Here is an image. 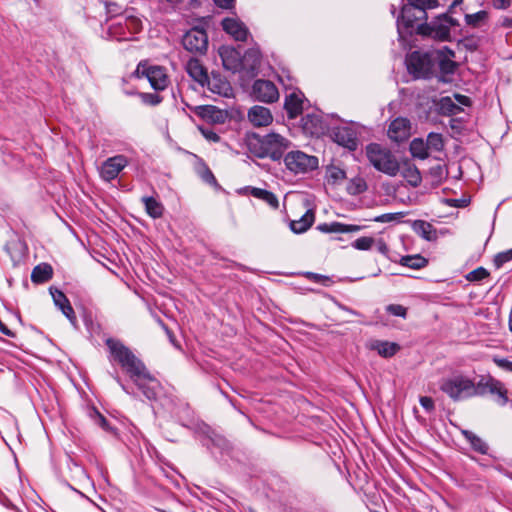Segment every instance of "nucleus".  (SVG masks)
<instances>
[{"instance_id": "nucleus-1", "label": "nucleus", "mask_w": 512, "mask_h": 512, "mask_svg": "<svg viewBox=\"0 0 512 512\" xmlns=\"http://www.w3.org/2000/svg\"><path fill=\"white\" fill-rule=\"evenodd\" d=\"M106 345L114 360L126 371L143 395L149 400L156 399L160 383L150 374L144 363L118 340L107 339Z\"/></svg>"}, {"instance_id": "nucleus-2", "label": "nucleus", "mask_w": 512, "mask_h": 512, "mask_svg": "<svg viewBox=\"0 0 512 512\" xmlns=\"http://www.w3.org/2000/svg\"><path fill=\"white\" fill-rule=\"evenodd\" d=\"M249 151L258 158H269L272 161L282 159L284 153L290 148L291 141L276 132L267 134L252 133L247 142Z\"/></svg>"}, {"instance_id": "nucleus-3", "label": "nucleus", "mask_w": 512, "mask_h": 512, "mask_svg": "<svg viewBox=\"0 0 512 512\" xmlns=\"http://www.w3.org/2000/svg\"><path fill=\"white\" fill-rule=\"evenodd\" d=\"M369 163L379 172L395 177L400 172V163L390 149L378 143H370L365 148Z\"/></svg>"}, {"instance_id": "nucleus-4", "label": "nucleus", "mask_w": 512, "mask_h": 512, "mask_svg": "<svg viewBox=\"0 0 512 512\" xmlns=\"http://www.w3.org/2000/svg\"><path fill=\"white\" fill-rule=\"evenodd\" d=\"M459 26L458 20L452 18L447 13H443L429 23L418 25L417 33L436 40L448 41L451 39V32L455 31Z\"/></svg>"}, {"instance_id": "nucleus-5", "label": "nucleus", "mask_w": 512, "mask_h": 512, "mask_svg": "<svg viewBox=\"0 0 512 512\" xmlns=\"http://www.w3.org/2000/svg\"><path fill=\"white\" fill-rule=\"evenodd\" d=\"M439 388L454 401H461L476 396L474 381L462 374L443 379Z\"/></svg>"}, {"instance_id": "nucleus-6", "label": "nucleus", "mask_w": 512, "mask_h": 512, "mask_svg": "<svg viewBox=\"0 0 512 512\" xmlns=\"http://www.w3.org/2000/svg\"><path fill=\"white\" fill-rule=\"evenodd\" d=\"M286 168L294 174H304L318 167V158L300 150L290 151L284 156Z\"/></svg>"}, {"instance_id": "nucleus-7", "label": "nucleus", "mask_w": 512, "mask_h": 512, "mask_svg": "<svg viewBox=\"0 0 512 512\" xmlns=\"http://www.w3.org/2000/svg\"><path fill=\"white\" fill-rule=\"evenodd\" d=\"M407 69L415 78H428L432 72V62L426 53L413 51L406 59Z\"/></svg>"}, {"instance_id": "nucleus-8", "label": "nucleus", "mask_w": 512, "mask_h": 512, "mask_svg": "<svg viewBox=\"0 0 512 512\" xmlns=\"http://www.w3.org/2000/svg\"><path fill=\"white\" fill-rule=\"evenodd\" d=\"M185 50L194 54H205L208 48V36L204 29L192 28L182 37Z\"/></svg>"}, {"instance_id": "nucleus-9", "label": "nucleus", "mask_w": 512, "mask_h": 512, "mask_svg": "<svg viewBox=\"0 0 512 512\" xmlns=\"http://www.w3.org/2000/svg\"><path fill=\"white\" fill-rule=\"evenodd\" d=\"M129 160L125 155L119 154L106 159L99 168L100 177L110 182L116 179L121 171L127 167Z\"/></svg>"}, {"instance_id": "nucleus-10", "label": "nucleus", "mask_w": 512, "mask_h": 512, "mask_svg": "<svg viewBox=\"0 0 512 512\" xmlns=\"http://www.w3.org/2000/svg\"><path fill=\"white\" fill-rule=\"evenodd\" d=\"M427 17H419L418 10L411 5L405 4L402 7L401 14L397 18V30L399 36L404 38L406 34H411L416 22L426 20Z\"/></svg>"}, {"instance_id": "nucleus-11", "label": "nucleus", "mask_w": 512, "mask_h": 512, "mask_svg": "<svg viewBox=\"0 0 512 512\" xmlns=\"http://www.w3.org/2000/svg\"><path fill=\"white\" fill-rule=\"evenodd\" d=\"M136 74L144 76L148 79L150 85L155 90H164L168 85L167 75L162 67L159 66H146L140 63L137 66Z\"/></svg>"}, {"instance_id": "nucleus-12", "label": "nucleus", "mask_w": 512, "mask_h": 512, "mask_svg": "<svg viewBox=\"0 0 512 512\" xmlns=\"http://www.w3.org/2000/svg\"><path fill=\"white\" fill-rule=\"evenodd\" d=\"M252 95L256 100L265 103H273L279 99L277 87L269 80H256L252 86Z\"/></svg>"}, {"instance_id": "nucleus-13", "label": "nucleus", "mask_w": 512, "mask_h": 512, "mask_svg": "<svg viewBox=\"0 0 512 512\" xmlns=\"http://www.w3.org/2000/svg\"><path fill=\"white\" fill-rule=\"evenodd\" d=\"M49 291L55 306H57L62 311V313L67 317L73 326H76L77 317L66 295L61 290L54 287H51Z\"/></svg>"}, {"instance_id": "nucleus-14", "label": "nucleus", "mask_w": 512, "mask_h": 512, "mask_svg": "<svg viewBox=\"0 0 512 512\" xmlns=\"http://www.w3.org/2000/svg\"><path fill=\"white\" fill-rule=\"evenodd\" d=\"M219 56L226 70L238 72L241 69V54L238 50L230 46L219 48Z\"/></svg>"}, {"instance_id": "nucleus-15", "label": "nucleus", "mask_w": 512, "mask_h": 512, "mask_svg": "<svg viewBox=\"0 0 512 512\" xmlns=\"http://www.w3.org/2000/svg\"><path fill=\"white\" fill-rule=\"evenodd\" d=\"M261 63V53L258 48L248 49L243 56H241V69L248 76H255Z\"/></svg>"}, {"instance_id": "nucleus-16", "label": "nucleus", "mask_w": 512, "mask_h": 512, "mask_svg": "<svg viewBox=\"0 0 512 512\" xmlns=\"http://www.w3.org/2000/svg\"><path fill=\"white\" fill-rule=\"evenodd\" d=\"M410 133V122L406 118H396L389 125L388 136L391 140L397 143L408 139Z\"/></svg>"}, {"instance_id": "nucleus-17", "label": "nucleus", "mask_w": 512, "mask_h": 512, "mask_svg": "<svg viewBox=\"0 0 512 512\" xmlns=\"http://www.w3.org/2000/svg\"><path fill=\"white\" fill-rule=\"evenodd\" d=\"M205 84L212 93L227 98L233 96V89L231 84L219 74L212 73L210 77L208 76Z\"/></svg>"}, {"instance_id": "nucleus-18", "label": "nucleus", "mask_w": 512, "mask_h": 512, "mask_svg": "<svg viewBox=\"0 0 512 512\" xmlns=\"http://www.w3.org/2000/svg\"><path fill=\"white\" fill-rule=\"evenodd\" d=\"M223 30L231 35L236 41H246L249 31L245 24L235 18H225L222 21Z\"/></svg>"}, {"instance_id": "nucleus-19", "label": "nucleus", "mask_w": 512, "mask_h": 512, "mask_svg": "<svg viewBox=\"0 0 512 512\" xmlns=\"http://www.w3.org/2000/svg\"><path fill=\"white\" fill-rule=\"evenodd\" d=\"M304 95L300 91H293L285 98L284 108L290 119L298 117L303 111Z\"/></svg>"}, {"instance_id": "nucleus-20", "label": "nucleus", "mask_w": 512, "mask_h": 512, "mask_svg": "<svg viewBox=\"0 0 512 512\" xmlns=\"http://www.w3.org/2000/svg\"><path fill=\"white\" fill-rule=\"evenodd\" d=\"M248 119L256 127H264L272 123L273 116L270 109L255 105L249 109Z\"/></svg>"}, {"instance_id": "nucleus-21", "label": "nucleus", "mask_w": 512, "mask_h": 512, "mask_svg": "<svg viewBox=\"0 0 512 512\" xmlns=\"http://www.w3.org/2000/svg\"><path fill=\"white\" fill-rule=\"evenodd\" d=\"M334 141L349 150L357 148V137L355 132L348 127H339L333 130Z\"/></svg>"}, {"instance_id": "nucleus-22", "label": "nucleus", "mask_w": 512, "mask_h": 512, "mask_svg": "<svg viewBox=\"0 0 512 512\" xmlns=\"http://www.w3.org/2000/svg\"><path fill=\"white\" fill-rule=\"evenodd\" d=\"M436 54L441 72L444 74H453L456 68V64L453 61L455 56L454 52L445 46L437 50Z\"/></svg>"}, {"instance_id": "nucleus-23", "label": "nucleus", "mask_w": 512, "mask_h": 512, "mask_svg": "<svg viewBox=\"0 0 512 512\" xmlns=\"http://www.w3.org/2000/svg\"><path fill=\"white\" fill-rule=\"evenodd\" d=\"M186 71L189 76L204 86L207 81L208 74L202 63L196 58H190L186 64Z\"/></svg>"}, {"instance_id": "nucleus-24", "label": "nucleus", "mask_w": 512, "mask_h": 512, "mask_svg": "<svg viewBox=\"0 0 512 512\" xmlns=\"http://www.w3.org/2000/svg\"><path fill=\"white\" fill-rule=\"evenodd\" d=\"M314 220V211L312 209H308L300 219L290 222V229L296 234L304 233L312 226Z\"/></svg>"}, {"instance_id": "nucleus-25", "label": "nucleus", "mask_w": 512, "mask_h": 512, "mask_svg": "<svg viewBox=\"0 0 512 512\" xmlns=\"http://www.w3.org/2000/svg\"><path fill=\"white\" fill-rule=\"evenodd\" d=\"M317 229L324 233H352L360 230L358 225L343 224L340 222L319 224Z\"/></svg>"}, {"instance_id": "nucleus-26", "label": "nucleus", "mask_w": 512, "mask_h": 512, "mask_svg": "<svg viewBox=\"0 0 512 512\" xmlns=\"http://www.w3.org/2000/svg\"><path fill=\"white\" fill-rule=\"evenodd\" d=\"M370 349L377 351L384 358H389L394 356L400 347L394 342L375 340L370 344Z\"/></svg>"}, {"instance_id": "nucleus-27", "label": "nucleus", "mask_w": 512, "mask_h": 512, "mask_svg": "<svg viewBox=\"0 0 512 512\" xmlns=\"http://www.w3.org/2000/svg\"><path fill=\"white\" fill-rule=\"evenodd\" d=\"M499 380L491 376H482L477 383H474L476 396L484 395L486 392L494 393L499 388Z\"/></svg>"}, {"instance_id": "nucleus-28", "label": "nucleus", "mask_w": 512, "mask_h": 512, "mask_svg": "<svg viewBox=\"0 0 512 512\" xmlns=\"http://www.w3.org/2000/svg\"><path fill=\"white\" fill-rule=\"evenodd\" d=\"M413 230L425 240L432 241L437 238L436 229L424 220H416L413 223Z\"/></svg>"}, {"instance_id": "nucleus-29", "label": "nucleus", "mask_w": 512, "mask_h": 512, "mask_svg": "<svg viewBox=\"0 0 512 512\" xmlns=\"http://www.w3.org/2000/svg\"><path fill=\"white\" fill-rule=\"evenodd\" d=\"M53 269L51 265L42 263L34 267L31 273V280L34 283H44L52 278Z\"/></svg>"}, {"instance_id": "nucleus-30", "label": "nucleus", "mask_w": 512, "mask_h": 512, "mask_svg": "<svg viewBox=\"0 0 512 512\" xmlns=\"http://www.w3.org/2000/svg\"><path fill=\"white\" fill-rule=\"evenodd\" d=\"M108 34L111 38L117 41L132 40L133 37L128 34L127 28L123 25V19H119L110 25Z\"/></svg>"}, {"instance_id": "nucleus-31", "label": "nucleus", "mask_w": 512, "mask_h": 512, "mask_svg": "<svg viewBox=\"0 0 512 512\" xmlns=\"http://www.w3.org/2000/svg\"><path fill=\"white\" fill-rule=\"evenodd\" d=\"M401 174L403 178L413 187H417L422 181L420 171L413 164H406L403 167Z\"/></svg>"}, {"instance_id": "nucleus-32", "label": "nucleus", "mask_w": 512, "mask_h": 512, "mask_svg": "<svg viewBox=\"0 0 512 512\" xmlns=\"http://www.w3.org/2000/svg\"><path fill=\"white\" fill-rule=\"evenodd\" d=\"M200 109L199 114L210 122L223 123L225 121V114L215 106L208 105L200 107Z\"/></svg>"}, {"instance_id": "nucleus-33", "label": "nucleus", "mask_w": 512, "mask_h": 512, "mask_svg": "<svg viewBox=\"0 0 512 512\" xmlns=\"http://www.w3.org/2000/svg\"><path fill=\"white\" fill-rule=\"evenodd\" d=\"M142 201L145 205L146 212L152 218H160L163 215V205L153 197H143Z\"/></svg>"}, {"instance_id": "nucleus-34", "label": "nucleus", "mask_w": 512, "mask_h": 512, "mask_svg": "<svg viewBox=\"0 0 512 512\" xmlns=\"http://www.w3.org/2000/svg\"><path fill=\"white\" fill-rule=\"evenodd\" d=\"M409 150L413 157L421 160H424L429 156L426 142L421 138L413 139L410 143Z\"/></svg>"}, {"instance_id": "nucleus-35", "label": "nucleus", "mask_w": 512, "mask_h": 512, "mask_svg": "<svg viewBox=\"0 0 512 512\" xmlns=\"http://www.w3.org/2000/svg\"><path fill=\"white\" fill-rule=\"evenodd\" d=\"M407 4L418 10L419 17H427L426 11L438 7V0H407Z\"/></svg>"}, {"instance_id": "nucleus-36", "label": "nucleus", "mask_w": 512, "mask_h": 512, "mask_svg": "<svg viewBox=\"0 0 512 512\" xmlns=\"http://www.w3.org/2000/svg\"><path fill=\"white\" fill-rule=\"evenodd\" d=\"M251 194L256 198L265 201L269 206H271L274 209L278 208L279 206L277 197L270 191L261 188H253Z\"/></svg>"}, {"instance_id": "nucleus-37", "label": "nucleus", "mask_w": 512, "mask_h": 512, "mask_svg": "<svg viewBox=\"0 0 512 512\" xmlns=\"http://www.w3.org/2000/svg\"><path fill=\"white\" fill-rule=\"evenodd\" d=\"M400 263L412 269H421L427 265V260L421 255H409L402 257Z\"/></svg>"}, {"instance_id": "nucleus-38", "label": "nucleus", "mask_w": 512, "mask_h": 512, "mask_svg": "<svg viewBox=\"0 0 512 512\" xmlns=\"http://www.w3.org/2000/svg\"><path fill=\"white\" fill-rule=\"evenodd\" d=\"M326 177L329 183L338 184L346 178V172L335 165H330L326 169Z\"/></svg>"}, {"instance_id": "nucleus-39", "label": "nucleus", "mask_w": 512, "mask_h": 512, "mask_svg": "<svg viewBox=\"0 0 512 512\" xmlns=\"http://www.w3.org/2000/svg\"><path fill=\"white\" fill-rule=\"evenodd\" d=\"M463 434L475 451L482 454L487 453L488 446L481 438L470 431H463Z\"/></svg>"}, {"instance_id": "nucleus-40", "label": "nucleus", "mask_w": 512, "mask_h": 512, "mask_svg": "<svg viewBox=\"0 0 512 512\" xmlns=\"http://www.w3.org/2000/svg\"><path fill=\"white\" fill-rule=\"evenodd\" d=\"M367 190V183L361 177H355L351 179L347 186V192L350 195H358Z\"/></svg>"}, {"instance_id": "nucleus-41", "label": "nucleus", "mask_w": 512, "mask_h": 512, "mask_svg": "<svg viewBox=\"0 0 512 512\" xmlns=\"http://www.w3.org/2000/svg\"><path fill=\"white\" fill-rule=\"evenodd\" d=\"M426 145L428 150H433L437 152L442 151L444 148V141L442 135L434 132L429 133L427 136Z\"/></svg>"}, {"instance_id": "nucleus-42", "label": "nucleus", "mask_w": 512, "mask_h": 512, "mask_svg": "<svg viewBox=\"0 0 512 512\" xmlns=\"http://www.w3.org/2000/svg\"><path fill=\"white\" fill-rule=\"evenodd\" d=\"M488 14L486 11H478L474 14H466V24L471 27H480L487 19Z\"/></svg>"}, {"instance_id": "nucleus-43", "label": "nucleus", "mask_w": 512, "mask_h": 512, "mask_svg": "<svg viewBox=\"0 0 512 512\" xmlns=\"http://www.w3.org/2000/svg\"><path fill=\"white\" fill-rule=\"evenodd\" d=\"M122 19L123 25L127 28L128 34L131 35V37L142 29V22L139 18L129 16Z\"/></svg>"}, {"instance_id": "nucleus-44", "label": "nucleus", "mask_w": 512, "mask_h": 512, "mask_svg": "<svg viewBox=\"0 0 512 512\" xmlns=\"http://www.w3.org/2000/svg\"><path fill=\"white\" fill-rule=\"evenodd\" d=\"M137 95L140 97L142 103L150 106H156L162 101V98L156 93L141 92L137 93Z\"/></svg>"}, {"instance_id": "nucleus-45", "label": "nucleus", "mask_w": 512, "mask_h": 512, "mask_svg": "<svg viewBox=\"0 0 512 512\" xmlns=\"http://www.w3.org/2000/svg\"><path fill=\"white\" fill-rule=\"evenodd\" d=\"M489 276V272L487 269L483 267H478L475 270L469 272L466 276L468 281H481Z\"/></svg>"}, {"instance_id": "nucleus-46", "label": "nucleus", "mask_w": 512, "mask_h": 512, "mask_svg": "<svg viewBox=\"0 0 512 512\" xmlns=\"http://www.w3.org/2000/svg\"><path fill=\"white\" fill-rule=\"evenodd\" d=\"M373 244L374 239L372 237H360L352 243V246L357 250H369Z\"/></svg>"}, {"instance_id": "nucleus-47", "label": "nucleus", "mask_w": 512, "mask_h": 512, "mask_svg": "<svg viewBox=\"0 0 512 512\" xmlns=\"http://www.w3.org/2000/svg\"><path fill=\"white\" fill-rule=\"evenodd\" d=\"M511 260H512V248L507 251L498 253L494 258V265L496 266V268H500L505 263H507Z\"/></svg>"}, {"instance_id": "nucleus-48", "label": "nucleus", "mask_w": 512, "mask_h": 512, "mask_svg": "<svg viewBox=\"0 0 512 512\" xmlns=\"http://www.w3.org/2000/svg\"><path fill=\"white\" fill-rule=\"evenodd\" d=\"M199 131L201 132L202 136L208 141L215 143L220 141L219 135L210 128L200 126Z\"/></svg>"}, {"instance_id": "nucleus-49", "label": "nucleus", "mask_w": 512, "mask_h": 512, "mask_svg": "<svg viewBox=\"0 0 512 512\" xmlns=\"http://www.w3.org/2000/svg\"><path fill=\"white\" fill-rule=\"evenodd\" d=\"M386 310L390 314H392L394 316H399L402 318H405L406 314H407V309L404 306L399 305V304H390L387 306Z\"/></svg>"}, {"instance_id": "nucleus-50", "label": "nucleus", "mask_w": 512, "mask_h": 512, "mask_svg": "<svg viewBox=\"0 0 512 512\" xmlns=\"http://www.w3.org/2000/svg\"><path fill=\"white\" fill-rule=\"evenodd\" d=\"M493 394H496L498 396L497 402L499 405L504 406L508 402L507 397V390L504 388V385L502 382H499V388H496L495 392Z\"/></svg>"}, {"instance_id": "nucleus-51", "label": "nucleus", "mask_w": 512, "mask_h": 512, "mask_svg": "<svg viewBox=\"0 0 512 512\" xmlns=\"http://www.w3.org/2000/svg\"><path fill=\"white\" fill-rule=\"evenodd\" d=\"M493 361L501 369L512 372V361H510L506 358H499V357H494Z\"/></svg>"}, {"instance_id": "nucleus-52", "label": "nucleus", "mask_w": 512, "mask_h": 512, "mask_svg": "<svg viewBox=\"0 0 512 512\" xmlns=\"http://www.w3.org/2000/svg\"><path fill=\"white\" fill-rule=\"evenodd\" d=\"M419 402L427 412H432L435 408L434 401L431 397L422 396L420 397Z\"/></svg>"}, {"instance_id": "nucleus-53", "label": "nucleus", "mask_w": 512, "mask_h": 512, "mask_svg": "<svg viewBox=\"0 0 512 512\" xmlns=\"http://www.w3.org/2000/svg\"><path fill=\"white\" fill-rule=\"evenodd\" d=\"M213 1L218 7L223 8V9H229V8L233 7V4H234V0H213Z\"/></svg>"}, {"instance_id": "nucleus-54", "label": "nucleus", "mask_w": 512, "mask_h": 512, "mask_svg": "<svg viewBox=\"0 0 512 512\" xmlns=\"http://www.w3.org/2000/svg\"><path fill=\"white\" fill-rule=\"evenodd\" d=\"M511 0H493V6L496 9H506L510 6Z\"/></svg>"}, {"instance_id": "nucleus-55", "label": "nucleus", "mask_w": 512, "mask_h": 512, "mask_svg": "<svg viewBox=\"0 0 512 512\" xmlns=\"http://www.w3.org/2000/svg\"><path fill=\"white\" fill-rule=\"evenodd\" d=\"M97 422L98 424L104 428V429H107L108 428V423H107V420L101 415V414H97Z\"/></svg>"}, {"instance_id": "nucleus-56", "label": "nucleus", "mask_w": 512, "mask_h": 512, "mask_svg": "<svg viewBox=\"0 0 512 512\" xmlns=\"http://www.w3.org/2000/svg\"><path fill=\"white\" fill-rule=\"evenodd\" d=\"M377 249L382 254H386L388 252L387 245L383 241L378 242Z\"/></svg>"}, {"instance_id": "nucleus-57", "label": "nucleus", "mask_w": 512, "mask_h": 512, "mask_svg": "<svg viewBox=\"0 0 512 512\" xmlns=\"http://www.w3.org/2000/svg\"><path fill=\"white\" fill-rule=\"evenodd\" d=\"M391 219H393L392 214H383L381 216L376 217L375 221H377V222H384L386 220H391Z\"/></svg>"}, {"instance_id": "nucleus-58", "label": "nucleus", "mask_w": 512, "mask_h": 512, "mask_svg": "<svg viewBox=\"0 0 512 512\" xmlns=\"http://www.w3.org/2000/svg\"><path fill=\"white\" fill-rule=\"evenodd\" d=\"M456 99L463 105H469V98L464 95H456Z\"/></svg>"}, {"instance_id": "nucleus-59", "label": "nucleus", "mask_w": 512, "mask_h": 512, "mask_svg": "<svg viewBox=\"0 0 512 512\" xmlns=\"http://www.w3.org/2000/svg\"><path fill=\"white\" fill-rule=\"evenodd\" d=\"M340 308H341L342 310H344V311H346V312H348V313L352 314V315H356V316H358V315H359V313H358L357 311H355V310H353V309H351V308H348V307H346V306H344V305H340Z\"/></svg>"}, {"instance_id": "nucleus-60", "label": "nucleus", "mask_w": 512, "mask_h": 512, "mask_svg": "<svg viewBox=\"0 0 512 512\" xmlns=\"http://www.w3.org/2000/svg\"><path fill=\"white\" fill-rule=\"evenodd\" d=\"M502 26H504V27H512V19L507 18V17L503 18Z\"/></svg>"}, {"instance_id": "nucleus-61", "label": "nucleus", "mask_w": 512, "mask_h": 512, "mask_svg": "<svg viewBox=\"0 0 512 512\" xmlns=\"http://www.w3.org/2000/svg\"><path fill=\"white\" fill-rule=\"evenodd\" d=\"M309 275H310L314 280H316V281H320L321 279L328 280V278H327V277L322 276V275H319V274H313V273H310Z\"/></svg>"}, {"instance_id": "nucleus-62", "label": "nucleus", "mask_w": 512, "mask_h": 512, "mask_svg": "<svg viewBox=\"0 0 512 512\" xmlns=\"http://www.w3.org/2000/svg\"><path fill=\"white\" fill-rule=\"evenodd\" d=\"M463 2V0H454L452 4L449 7V11H452V9L458 5H460Z\"/></svg>"}, {"instance_id": "nucleus-63", "label": "nucleus", "mask_w": 512, "mask_h": 512, "mask_svg": "<svg viewBox=\"0 0 512 512\" xmlns=\"http://www.w3.org/2000/svg\"><path fill=\"white\" fill-rule=\"evenodd\" d=\"M441 102H442L443 107L445 106L446 103H448L451 106H454L449 97L442 98Z\"/></svg>"}, {"instance_id": "nucleus-64", "label": "nucleus", "mask_w": 512, "mask_h": 512, "mask_svg": "<svg viewBox=\"0 0 512 512\" xmlns=\"http://www.w3.org/2000/svg\"><path fill=\"white\" fill-rule=\"evenodd\" d=\"M116 381L119 383V385L121 386V388L123 389V391H125L126 393L129 394V391L127 390V388L125 387V385L122 384V382L120 381V379L118 377H115Z\"/></svg>"}]
</instances>
